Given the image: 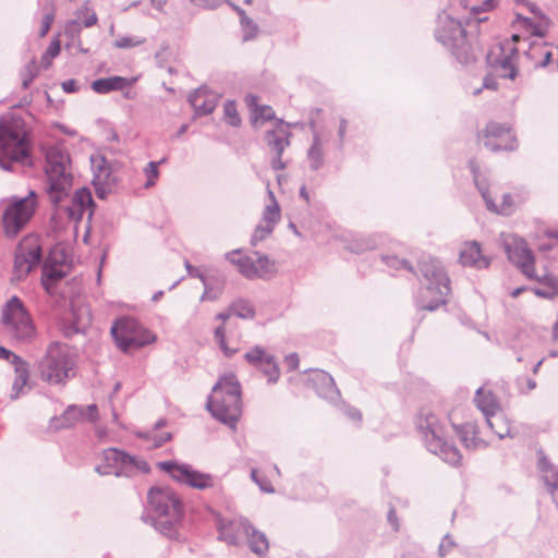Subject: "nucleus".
I'll return each mask as SVG.
<instances>
[{"label":"nucleus","instance_id":"f257e3e1","mask_svg":"<svg viewBox=\"0 0 558 558\" xmlns=\"http://www.w3.org/2000/svg\"><path fill=\"white\" fill-rule=\"evenodd\" d=\"M29 131L21 117L8 113L0 120V166L11 169L12 162L26 163L31 157Z\"/></svg>","mask_w":558,"mask_h":558},{"label":"nucleus","instance_id":"f03ea898","mask_svg":"<svg viewBox=\"0 0 558 558\" xmlns=\"http://www.w3.org/2000/svg\"><path fill=\"white\" fill-rule=\"evenodd\" d=\"M241 386L233 373L221 376L214 386L206 408L218 421L234 426L242 414Z\"/></svg>","mask_w":558,"mask_h":558},{"label":"nucleus","instance_id":"7ed1b4c3","mask_svg":"<svg viewBox=\"0 0 558 558\" xmlns=\"http://www.w3.org/2000/svg\"><path fill=\"white\" fill-rule=\"evenodd\" d=\"M76 355L65 343L51 342L38 361L36 372L38 377L48 385H65L74 377Z\"/></svg>","mask_w":558,"mask_h":558},{"label":"nucleus","instance_id":"20e7f679","mask_svg":"<svg viewBox=\"0 0 558 558\" xmlns=\"http://www.w3.org/2000/svg\"><path fill=\"white\" fill-rule=\"evenodd\" d=\"M38 197L31 191L25 197H11L2 202L0 228L8 239H15L32 221L38 209Z\"/></svg>","mask_w":558,"mask_h":558},{"label":"nucleus","instance_id":"39448f33","mask_svg":"<svg viewBox=\"0 0 558 558\" xmlns=\"http://www.w3.org/2000/svg\"><path fill=\"white\" fill-rule=\"evenodd\" d=\"M150 512L157 525L170 530L179 525L184 517V502L179 494L168 486L151 487L147 495Z\"/></svg>","mask_w":558,"mask_h":558},{"label":"nucleus","instance_id":"423d86ee","mask_svg":"<svg viewBox=\"0 0 558 558\" xmlns=\"http://www.w3.org/2000/svg\"><path fill=\"white\" fill-rule=\"evenodd\" d=\"M417 426L423 435L427 449L439 456L446 463L458 466L462 462L459 449L444 435V426L437 416L427 410L421 412Z\"/></svg>","mask_w":558,"mask_h":558},{"label":"nucleus","instance_id":"0eeeda50","mask_svg":"<svg viewBox=\"0 0 558 558\" xmlns=\"http://www.w3.org/2000/svg\"><path fill=\"white\" fill-rule=\"evenodd\" d=\"M46 175L50 199L58 204L72 186L70 157L61 146H52L46 154Z\"/></svg>","mask_w":558,"mask_h":558},{"label":"nucleus","instance_id":"6e6552de","mask_svg":"<svg viewBox=\"0 0 558 558\" xmlns=\"http://www.w3.org/2000/svg\"><path fill=\"white\" fill-rule=\"evenodd\" d=\"M1 324L5 335L16 342H32L36 327L22 301L13 296L2 308Z\"/></svg>","mask_w":558,"mask_h":558},{"label":"nucleus","instance_id":"1a4fd4ad","mask_svg":"<svg viewBox=\"0 0 558 558\" xmlns=\"http://www.w3.org/2000/svg\"><path fill=\"white\" fill-rule=\"evenodd\" d=\"M421 270L428 284L421 291L420 305L424 311H435L446 304L450 293L449 278L442 267L435 260L423 262Z\"/></svg>","mask_w":558,"mask_h":558},{"label":"nucleus","instance_id":"9d476101","mask_svg":"<svg viewBox=\"0 0 558 558\" xmlns=\"http://www.w3.org/2000/svg\"><path fill=\"white\" fill-rule=\"evenodd\" d=\"M477 141L492 153L513 151L519 147L515 130L508 122H487L478 133Z\"/></svg>","mask_w":558,"mask_h":558},{"label":"nucleus","instance_id":"9b49d317","mask_svg":"<svg viewBox=\"0 0 558 558\" xmlns=\"http://www.w3.org/2000/svg\"><path fill=\"white\" fill-rule=\"evenodd\" d=\"M117 345L122 351H131L151 343L155 336L134 318L125 317L116 322L111 328Z\"/></svg>","mask_w":558,"mask_h":558},{"label":"nucleus","instance_id":"f8f14e48","mask_svg":"<svg viewBox=\"0 0 558 558\" xmlns=\"http://www.w3.org/2000/svg\"><path fill=\"white\" fill-rule=\"evenodd\" d=\"M41 245L37 234L29 233L19 243L14 266L13 280H24L40 263Z\"/></svg>","mask_w":558,"mask_h":558},{"label":"nucleus","instance_id":"ddd939ff","mask_svg":"<svg viewBox=\"0 0 558 558\" xmlns=\"http://www.w3.org/2000/svg\"><path fill=\"white\" fill-rule=\"evenodd\" d=\"M520 36L513 34L510 40L500 43L487 56L488 63L496 69L499 76L513 80L518 74L517 62L519 52L515 44Z\"/></svg>","mask_w":558,"mask_h":558},{"label":"nucleus","instance_id":"4468645a","mask_svg":"<svg viewBox=\"0 0 558 558\" xmlns=\"http://www.w3.org/2000/svg\"><path fill=\"white\" fill-rule=\"evenodd\" d=\"M502 241L510 262L519 267L527 278L543 281V279L535 274L534 257L532 252L529 250L526 242L523 239L511 234L505 235ZM544 280H549L551 282V287L555 288L553 279L545 277Z\"/></svg>","mask_w":558,"mask_h":558},{"label":"nucleus","instance_id":"2eb2a0df","mask_svg":"<svg viewBox=\"0 0 558 558\" xmlns=\"http://www.w3.org/2000/svg\"><path fill=\"white\" fill-rule=\"evenodd\" d=\"M227 259L246 278H264L276 271L275 263L257 253L246 255L241 251L227 254Z\"/></svg>","mask_w":558,"mask_h":558},{"label":"nucleus","instance_id":"dca6fc26","mask_svg":"<svg viewBox=\"0 0 558 558\" xmlns=\"http://www.w3.org/2000/svg\"><path fill=\"white\" fill-rule=\"evenodd\" d=\"M157 466L166 472L173 481L196 489H205L214 485V478L208 473L194 470L190 465L173 461L159 462Z\"/></svg>","mask_w":558,"mask_h":558},{"label":"nucleus","instance_id":"f3484780","mask_svg":"<svg viewBox=\"0 0 558 558\" xmlns=\"http://www.w3.org/2000/svg\"><path fill=\"white\" fill-rule=\"evenodd\" d=\"M478 189L490 211L509 215L513 211L515 201L511 193L499 183L478 184Z\"/></svg>","mask_w":558,"mask_h":558},{"label":"nucleus","instance_id":"a211bd4d","mask_svg":"<svg viewBox=\"0 0 558 558\" xmlns=\"http://www.w3.org/2000/svg\"><path fill=\"white\" fill-rule=\"evenodd\" d=\"M106 468L132 473L133 471L149 472L148 463L143 459L131 457L116 448H108L102 451Z\"/></svg>","mask_w":558,"mask_h":558},{"label":"nucleus","instance_id":"6ab92c4d","mask_svg":"<svg viewBox=\"0 0 558 558\" xmlns=\"http://www.w3.org/2000/svg\"><path fill=\"white\" fill-rule=\"evenodd\" d=\"M281 210L272 191L268 190V201L263 210L262 219L253 234V243L263 241L271 234L276 223L280 220Z\"/></svg>","mask_w":558,"mask_h":558},{"label":"nucleus","instance_id":"aec40b11","mask_svg":"<svg viewBox=\"0 0 558 558\" xmlns=\"http://www.w3.org/2000/svg\"><path fill=\"white\" fill-rule=\"evenodd\" d=\"M97 22L98 16L95 10L89 5L88 2H85L75 11L74 17L65 24L64 33L70 37H76L81 34L84 27H93L97 24Z\"/></svg>","mask_w":558,"mask_h":558},{"label":"nucleus","instance_id":"412c9836","mask_svg":"<svg viewBox=\"0 0 558 558\" xmlns=\"http://www.w3.org/2000/svg\"><path fill=\"white\" fill-rule=\"evenodd\" d=\"M266 141L269 149L275 154L272 168L276 170L284 169L286 165L281 160V155L290 144L288 130L279 124L274 130L267 132Z\"/></svg>","mask_w":558,"mask_h":558},{"label":"nucleus","instance_id":"4be33fe9","mask_svg":"<svg viewBox=\"0 0 558 558\" xmlns=\"http://www.w3.org/2000/svg\"><path fill=\"white\" fill-rule=\"evenodd\" d=\"M220 537L231 545H235L243 535H248L251 525L242 518L223 520L220 523Z\"/></svg>","mask_w":558,"mask_h":558},{"label":"nucleus","instance_id":"5701e85b","mask_svg":"<svg viewBox=\"0 0 558 558\" xmlns=\"http://www.w3.org/2000/svg\"><path fill=\"white\" fill-rule=\"evenodd\" d=\"M460 262L464 266H472L478 269L487 268L489 259L482 254L481 245L476 241L465 242L460 252Z\"/></svg>","mask_w":558,"mask_h":558},{"label":"nucleus","instance_id":"b1692460","mask_svg":"<svg viewBox=\"0 0 558 558\" xmlns=\"http://www.w3.org/2000/svg\"><path fill=\"white\" fill-rule=\"evenodd\" d=\"M93 197L87 189L77 190L72 198V206L68 208V215L72 220L80 221L85 211L92 215Z\"/></svg>","mask_w":558,"mask_h":558},{"label":"nucleus","instance_id":"393cba45","mask_svg":"<svg viewBox=\"0 0 558 558\" xmlns=\"http://www.w3.org/2000/svg\"><path fill=\"white\" fill-rule=\"evenodd\" d=\"M190 104L199 114L210 113L216 107V96L205 88L196 89L190 95Z\"/></svg>","mask_w":558,"mask_h":558},{"label":"nucleus","instance_id":"a878e982","mask_svg":"<svg viewBox=\"0 0 558 558\" xmlns=\"http://www.w3.org/2000/svg\"><path fill=\"white\" fill-rule=\"evenodd\" d=\"M474 401L485 416L501 410L497 396L487 387H482L476 391Z\"/></svg>","mask_w":558,"mask_h":558},{"label":"nucleus","instance_id":"bb28decb","mask_svg":"<svg viewBox=\"0 0 558 558\" xmlns=\"http://www.w3.org/2000/svg\"><path fill=\"white\" fill-rule=\"evenodd\" d=\"M256 95H247L245 101L252 111L253 124L258 126L275 118V111L270 106L259 105Z\"/></svg>","mask_w":558,"mask_h":558},{"label":"nucleus","instance_id":"cd10ccee","mask_svg":"<svg viewBox=\"0 0 558 558\" xmlns=\"http://www.w3.org/2000/svg\"><path fill=\"white\" fill-rule=\"evenodd\" d=\"M136 80L122 76H111L108 78H99L93 82L92 88L98 94H107L111 90H119L132 86Z\"/></svg>","mask_w":558,"mask_h":558},{"label":"nucleus","instance_id":"c85d7f7f","mask_svg":"<svg viewBox=\"0 0 558 558\" xmlns=\"http://www.w3.org/2000/svg\"><path fill=\"white\" fill-rule=\"evenodd\" d=\"M485 417L487 424L497 436L500 438L512 437V422L506 416L502 409Z\"/></svg>","mask_w":558,"mask_h":558},{"label":"nucleus","instance_id":"c756f323","mask_svg":"<svg viewBox=\"0 0 558 558\" xmlns=\"http://www.w3.org/2000/svg\"><path fill=\"white\" fill-rule=\"evenodd\" d=\"M98 417V410L96 405H89L86 411L77 407H70L62 415V420L65 422L62 424L63 427L71 426L76 421L88 420L95 421Z\"/></svg>","mask_w":558,"mask_h":558},{"label":"nucleus","instance_id":"7c9ffc66","mask_svg":"<svg viewBox=\"0 0 558 558\" xmlns=\"http://www.w3.org/2000/svg\"><path fill=\"white\" fill-rule=\"evenodd\" d=\"M11 363L14 365L16 376L13 384V389L15 390V397H17L21 390L27 385L29 379L28 363L19 355H13Z\"/></svg>","mask_w":558,"mask_h":558},{"label":"nucleus","instance_id":"2f4dec72","mask_svg":"<svg viewBox=\"0 0 558 558\" xmlns=\"http://www.w3.org/2000/svg\"><path fill=\"white\" fill-rule=\"evenodd\" d=\"M232 315L247 319V318L254 317L255 311H254L253 306L250 304V302L240 300V301L234 302L230 306L228 313H226V314L221 313V314L217 315V318L225 322V320L229 319Z\"/></svg>","mask_w":558,"mask_h":558},{"label":"nucleus","instance_id":"473e14b6","mask_svg":"<svg viewBox=\"0 0 558 558\" xmlns=\"http://www.w3.org/2000/svg\"><path fill=\"white\" fill-rule=\"evenodd\" d=\"M452 427L456 433L459 435L461 441L465 447H474L475 446V436L477 434V425L471 422L464 424H456L452 422Z\"/></svg>","mask_w":558,"mask_h":558},{"label":"nucleus","instance_id":"72a5a7b5","mask_svg":"<svg viewBox=\"0 0 558 558\" xmlns=\"http://www.w3.org/2000/svg\"><path fill=\"white\" fill-rule=\"evenodd\" d=\"M64 276L65 271L62 269V267L45 264L43 267L41 283L46 291L50 292V288L54 281L60 280Z\"/></svg>","mask_w":558,"mask_h":558},{"label":"nucleus","instance_id":"f704fd0d","mask_svg":"<svg viewBox=\"0 0 558 558\" xmlns=\"http://www.w3.org/2000/svg\"><path fill=\"white\" fill-rule=\"evenodd\" d=\"M247 536L250 537V539H248L250 547L254 553L260 555L268 550L269 544H268V539L265 536V534L254 530L251 526V531Z\"/></svg>","mask_w":558,"mask_h":558},{"label":"nucleus","instance_id":"c9c22d12","mask_svg":"<svg viewBox=\"0 0 558 558\" xmlns=\"http://www.w3.org/2000/svg\"><path fill=\"white\" fill-rule=\"evenodd\" d=\"M530 53L541 66L548 65L553 59V52L548 49V46L544 44L533 45Z\"/></svg>","mask_w":558,"mask_h":558},{"label":"nucleus","instance_id":"e433bc0d","mask_svg":"<svg viewBox=\"0 0 558 558\" xmlns=\"http://www.w3.org/2000/svg\"><path fill=\"white\" fill-rule=\"evenodd\" d=\"M93 167L97 169L95 173V184L107 183L109 178V169L105 166V159L102 157H95L92 159Z\"/></svg>","mask_w":558,"mask_h":558},{"label":"nucleus","instance_id":"4c0bfd02","mask_svg":"<svg viewBox=\"0 0 558 558\" xmlns=\"http://www.w3.org/2000/svg\"><path fill=\"white\" fill-rule=\"evenodd\" d=\"M441 23L444 28H448L452 32L449 36H442L444 40H457L459 37H464L465 31L459 22L452 19H444Z\"/></svg>","mask_w":558,"mask_h":558},{"label":"nucleus","instance_id":"58836bf2","mask_svg":"<svg viewBox=\"0 0 558 558\" xmlns=\"http://www.w3.org/2000/svg\"><path fill=\"white\" fill-rule=\"evenodd\" d=\"M268 357H269V354L266 353L259 347H255L252 350H250L247 353H245V360L250 364H253L256 367L264 365L265 360H267Z\"/></svg>","mask_w":558,"mask_h":558},{"label":"nucleus","instance_id":"ea45409f","mask_svg":"<svg viewBox=\"0 0 558 558\" xmlns=\"http://www.w3.org/2000/svg\"><path fill=\"white\" fill-rule=\"evenodd\" d=\"M225 119L227 123L232 126H238L241 123V118L238 113L236 105L233 101H227L223 105Z\"/></svg>","mask_w":558,"mask_h":558},{"label":"nucleus","instance_id":"a19ab883","mask_svg":"<svg viewBox=\"0 0 558 558\" xmlns=\"http://www.w3.org/2000/svg\"><path fill=\"white\" fill-rule=\"evenodd\" d=\"M258 368L268 376L269 381H277L279 378L280 372L271 355Z\"/></svg>","mask_w":558,"mask_h":558},{"label":"nucleus","instance_id":"79ce46f5","mask_svg":"<svg viewBox=\"0 0 558 558\" xmlns=\"http://www.w3.org/2000/svg\"><path fill=\"white\" fill-rule=\"evenodd\" d=\"M215 338L219 344V348L221 349V351L227 355V356H231L233 355L236 351H238V348H229L227 342H226V329H225V326H220V327H217L216 330H215Z\"/></svg>","mask_w":558,"mask_h":558},{"label":"nucleus","instance_id":"37998d69","mask_svg":"<svg viewBox=\"0 0 558 558\" xmlns=\"http://www.w3.org/2000/svg\"><path fill=\"white\" fill-rule=\"evenodd\" d=\"M60 41L56 38L50 43L49 47L43 56L41 62L46 68L50 66L52 60L60 53Z\"/></svg>","mask_w":558,"mask_h":558},{"label":"nucleus","instance_id":"c03bdc74","mask_svg":"<svg viewBox=\"0 0 558 558\" xmlns=\"http://www.w3.org/2000/svg\"><path fill=\"white\" fill-rule=\"evenodd\" d=\"M145 43V38H137L132 36H123L116 40L114 46L117 48L126 49L140 46Z\"/></svg>","mask_w":558,"mask_h":558},{"label":"nucleus","instance_id":"a18cd8bd","mask_svg":"<svg viewBox=\"0 0 558 558\" xmlns=\"http://www.w3.org/2000/svg\"><path fill=\"white\" fill-rule=\"evenodd\" d=\"M145 174L147 177L145 186L146 187L153 186L159 175L158 162H154V161L149 162L148 166L145 168Z\"/></svg>","mask_w":558,"mask_h":558},{"label":"nucleus","instance_id":"49530a36","mask_svg":"<svg viewBox=\"0 0 558 558\" xmlns=\"http://www.w3.org/2000/svg\"><path fill=\"white\" fill-rule=\"evenodd\" d=\"M54 15H56L54 9L51 8V10L48 13H46L45 16L43 17L41 26H40V31H39L40 37H45L47 35V33L49 32V29L53 23Z\"/></svg>","mask_w":558,"mask_h":558},{"label":"nucleus","instance_id":"de8ad7c7","mask_svg":"<svg viewBox=\"0 0 558 558\" xmlns=\"http://www.w3.org/2000/svg\"><path fill=\"white\" fill-rule=\"evenodd\" d=\"M312 381H313L314 384H318V383H319V384H323V385H325V386H327V387H331V386H333V380H332V378H331L328 374L323 373V372L315 373V374H314V376H313V378H312Z\"/></svg>","mask_w":558,"mask_h":558},{"label":"nucleus","instance_id":"09e8293b","mask_svg":"<svg viewBox=\"0 0 558 558\" xmlns=\"http://www.w3.org/2000/svg\"><path fill=\"white\" fill-rule=\"evenodd\" d=\"M300 359L296 353H291L286 356L284 364L289 371H294L299 367Z\"/></svg>","mask_w":558,"mask_h":558},{"label":"nucleus","instance_id":"8fccbe9b","mask_svg":"<svg viewBox=\"0 0 558 558\" xmlns=\"http://www.w3.org/2000/svg\"><path fill=\"white\" fill-rule=\"evenodd\" d=\"M62 88L65 93H74L78 90L77 82L75 80H68L62 83Z\"/></svg>","mask_w":558,"mask_h":558},{"label":"nucleus","instance_id":"3c124183","mask_svg":"<svg viewBox=\"0 0 558 558\" xmlns=\"http://www.w3.org/2000/svg\"><path fill=\"white\" fill-rule=\"evenodd\" d=\"M252 478L260 486V488L265 492H270L271 488H270V484L267 483V482H263V481H259L258 480V471L257 470H252Z\"/></svg>","mask_w":558,"mask_h":558},{"label":"nucleus","instance_id":"603ef678","mask_svg":"<svg viewBox=\"0 0 558 558\" xmlns=\"http://www.w3.org/2000/svg\"><path fill=\"white\" fill-rule=\"evenodd\" d=\"M387 265L391 266V267H395V268H399V267L408 268V265H407L405 262L399 260L396 257H388L387 258ZM409 269H411V268L409 267Z\"/></svg>","mask_w":558,"mask_h":558},{"label":"nucleus","instance_id":"864d4df0","mask_svg":"<svg viewBox=\"0 0 558 558\" xmlns=\"http://www.w3.org/2000/svg\"><path fill=\"white\" fill-rule=\"evenodd\" d=\"M555 483L551 485L550 493L555 499H558V471L553 470Z\"/></svg>","mask_w":558,"mask_h":558},{"label":"nucleus","instance_id":"5fc2aeb1","mask_svg":"<svg viewBox=\"0 0 558 558\" xmlns=\"http://www.w3.org/2000/svg\"><path fill=\"white\" fill-rule=\"evenodd\" d=\"M13 355H15V354L12 351L0 345V359H2V360L12 359L13 360Z\"/></svg>","mask_w":558,"mask_h":558},{"label":"nucleus","instance_id":"6e6d98bb","mask_svg":"<svg viewBox=\"0 0 558 558\" xmlns=\"http://www.w3.org/2000/svg\"><path fill=\"white\" fill-rule=\"evenodd\" d=\"M484 87L489 89H496L497 88V82L494 78L486 77L484 82Z\"/></svg>","mask_w":558,"mask_h":558},{"label":"nucleus","instance_id":"4d7b16f0","mask_svg":"<svg viewBox=\"0 0 558 558\" xmlns=\"http://www.w3.org/2000/svg\"><path fill=\"white\" fill-rule=\"evenodd\" d=\"M494 0H487L484 5L481 8V10H477L476 8H473V11L474 12H478V11H488L490 9L494 8Z\"/></svg>","mask_w":558,"mask_h":558},{"label":"nucleus","instance_id":"13d9d810","mask_svg":"<svg viewBox=\"0 0 558 558\" xmlns=\"http://www.w3.org/2000/svg\"><path fill=\"white\" fill-rule=\"evenodd\" d=\"M168 0H150L153 7L157 10H162Z\"/></svg>","mask_w":558,"mask_h":558},{"label":"nucleus","instance_id":"bf43d9fd","mask_svg":"<svg viewBox=\"0 0 558 558\" xmlns=\"http://www.w3.org/2000/svg\"><path fill=\"white\" fill-rule=\"evenodd\" d=\"M534 293L537 295V296H542V298H549L551 296L550 293L546 292V291H543L541 289H535L534 290Z\"/></svg>","mask_w":558,"mask_h":558},{"label":"nucleus","instance_id":"052dcab7","mask_svg":"<svg viewBox=\"0 0 558 558\" xmlns=\"http://www.w3.org/2000/svg\"><path fill=\"white\" fill-rule=\"evenodd\" d=\"M185 267L191 276H198L197 269L193 268L187 262L185 263Z\"/></svg>","mask_w":558,"mask_h":558},{"label":"nucleus","instance_id":"680f3d73","mask_svg":"<svg viewBox=\"0 0 558 558\" xmlns=\"http://www.w3.org/2000/svg\"><path fill=\"white\" fill-rule=\"evenodd\" d=\"M525 290H526V288H525V287L518 288V289H515V290H513V291L511 292V296H512V298H518V296L520 295V293H522V292H523V291H525Z\"/></svg>","mask_w":558,"mask_h":558},{"label":"nucleus","instance_id":"e2e57ef3","mask_svg":"<svg viewBox=\"0 0 558 558\" xmlns=\"http://www.w3.org/2000/svg\"><path fill=\"white\" fill-rule=\"evenodd\" d=\"M90 322V318H89V315L86 316V319L85 322H80V326L77 327V329H84Z\"/></svg>","mask_w":558,"mask_h":558},{"label":"nucleus","instance_id":"0e129e2a","mask_svg":"<svg viewBox=\"0 0 558 558\" xmlns=\"http://www.w3.org/2000/svg\"><path fill=\"white\" fill-rule=\"evenodd\" d=\"M553 333H554L555 338H558V320L556 322V324L553 327Z\"/></svg>","mask_w":558,"mask_h":558},{"label":"nucleus","instance_id":"69168bd1","mask_svg":"<svg viewBox=\"0 0 558 558\" xmlns=\"http://www.w3.org/2000/svg\"><path fill=\"white\" fill-rule=\"evenodd\" d=\"M344 130H345V123H344V121H342L341 125H340V130H339L341 136L343 135Z\"/></svg>","mask_w":558,"mask_h":558},{"label":"nucleus","instance_id":"338daca9","mask_svg":"<svg viewBox=\"0 0 558 558\" xmlns=\"http://www.w3.org/2000/svg\"><path fill=\"white\" fill-rule=\"evenodd\" d=\"M531 12L536 13V7L534 4H527Z\"/></svg>","mask_w":558,"mask_h":558},{"label":"nucleus","instance_id":"774afa93","mask_svg":"<svg viewBox=\"0 0 558 558\" xmlns=\"http://www.w3.org/2000/svg\"><path fill=\"white\" fill-rule=\"evenodd\" d=\"M517 17H518L519 20H522L524 23H526V22H527V19L522 17L520 14H517Z\"/></svg>","mask_w":558,"mask_h":558}]
</instances>
